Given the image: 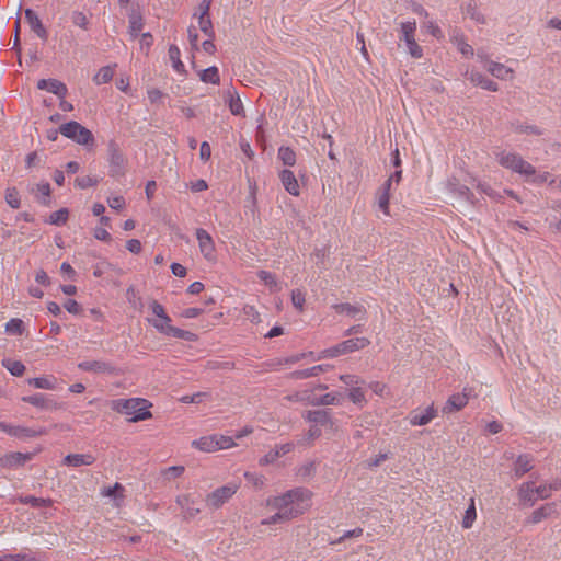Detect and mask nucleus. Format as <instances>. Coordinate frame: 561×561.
Here are the masks:
<instances>
[{"instance_id":"1","label":"nucleus","mask_w":561,"mask_h":561,"mask_svg":"<svg viewBox=\"0 0 561 561\" xmlns=\"http://www.w3.org/2000/svg\"><path fill=\"white\" fill-rule=\"evenodd\" d=\"M311 492L306 488H295L278 496L268 497L266 505L280 513L285 519H294L310 507Z\"/></svg>"},{"instance_id":"2","label":"nucleus","mask_w":561,"mask_h":561,"mask_svg":"<svg viewBox=\"0 0 561 561\" xmlns=\"http://www.w3.org/2000/svg\"><path fill=\"white\" fill-rule=\"evenodd\" d=\"M151 405L147 399L142 398L115 399L111 402L112 410L130 415L128 421L133 423L151 419L152 413L149 411Z\"/></svg>"},{"instance_id":"3","label":"nucleus","mask_w":561,"mask_h":561,"mask_svg":"<svg viewBox=\"0 0 561 561\" xmlns=\"http://www.w3.org/2000/svg\"><path fill=\"white\" fill-rule=\"evenodd\" d=\"M496 161L501 167L525 176L535 175L536 173L535 167L515 152L501 151L496 153Z\"/></svg>"},{"instance_id":"4","label":"nucleus","mask_w":561,"mask_h":561,"mask_svg":"<svg viewBox=\"0 0 561 561\" xmlns=\"http://www.w3.org/2000/svg\"><path fill=\"white\" fill-rule=\"evenodd\" d=\"M59 131L62 136L76 141L82 146H93L94 137L93 134L76 121H70L62 124L59 127Z\"/></svg>"},{"instance_id":"5","label":"nucleus","mask_w":561,"mask_h":561,"mask_svg":"<svg viewBox=\"0 0 561 561\" xmlns=\"http://www.w3.org/2000/svg\"><path fill=\"white\" fill-rule=\"evenodd\" d=\"M108 151V175L111 178H122L126 173L127 160L121 151L118 145L111 140L107 145Z\"/></svg>"},{"instance_id":"6","label":"nucleus","mask_w":561,"mask_h":561,"mask_svg":"<svg viewBox=\"0 0 561 561\" xmlns=\"http://www.w3.org/2000/svg\"><path fill=\"white\" fill-rule=\"evenodd\" d=\"M239 488L240 484L236 482H231L220 488H217L207 495V505L215 510L221 507L237 493Z\"/></svg>"},{"instance_id":"7","label":"nucleus","mask_w":561,"mask_h":561,"mask_svg":"<svg viewBox=\"0 0 561 561\" xmlns=\"http://www.w3.org/2000/svg\"><path fill=\"white\" fill-rule=\"evenodd\" d=\"M473 390L471 388H463L461 392L451 394L444 407L442 408V412L444 414H451L457 411H460L468 404L469 399L472 397Z\"/></svg>"},{"instance_id":"8","label":"nucleus","mask_w":561,"mask_h":561,"mask_svg":"<svg viewBox=\"0 0 561 561\" xmlns=\"http://www.w3.org/2000/svg\"><path fill=\"white\" fill-rule=\"evenodd\" d=\"M561 512V501L547 503L539 508L535 510L531 515L526 519L528 524H538L546 518L558 516Z\"/></svg>"},{"instance_id":"9","label":"nucleus","mask_w":561,"mask_h":561,"mask_svg":"<svg viewBox=\"0 0 561 561\" xmlns=\"http://www.w3.org/2000/svg\"><path fill=\"white\" fill-rule=\"evenodd\" d=\"M23 402L30 403L41 410L55 411L62 408V403L57 402L53 397L44 393H34L22 398Z\"/></svg>"},{"instance_id":"10","label":"nucleus","mask_w":561,"mask_h":561,"mask_svg":"<svg viewBox=\"0 0 561 561\" xmlns=\"http://www.w3.org/2000/svg\"><path fill=\"white\" fill-rule=\"evenodd\" d=\"M438 416V410L434 407V404L428 405L424 410H413L409 414V423L412 426H424L432 422L435 417Z\"/></svg>"},{"instance_id":"11","label":"nucleus","mask_w":561,"mask_h":561,"mask_svg":"<svg viewBox=\"0 0 561 561\" xmlns=\"http://www.w3.org/2000/svg\"><path fill=\"white\" fill-rule=\"evenodd\" d=\"M196 239L198 241V247L202 255L207 261H214L216 257V248L211 236L205 229L198 228L196 230Z\"/></svg>"},{"instance_id":"12","label":"nucleus","mask_w":561,"mask_h":561,"mask_svg":"<svg viewBox=\"0 0 561 561\" xmlns=\"http://www.w3.org/2000/svg\"><path fill=\"white\" fill-rule=\"evenodd\" d=\"M370 344V341L366 337H354L345 340L336 345H334V351L336 356L353 353L355 351H359L365 348Z\"/></svg>"},{"instance_id":"13","label":"nucleus","mask_w":561,"mask_h":561,"mask_svg":"<svg viewBox=\"0 0 561 561\" xmlns=\"http://www.w3.org/2000/svg\"><path fill=\"white\" fill-rule=\"evenodd\" d=\"M32 459L30 453H9L0 458V467L7 469H16L22 467L25 462Z\"/></svg>"},{"instance_id":"14","label":"nucleus","mask_w":561,"mask_h":561,"mask_svg":"<svg viewBox=\"0 0 561 561\" xmlns=\"http://www.w3.org/2000/svg\"><path fill=\"white\" fill-rule=\"evenodd\" d=\"M467 79L473 83L474 85H478L484 90L496 92L499 90V84L494 82L493 80L489 79L483 73L471 70L466 72Z\"/></svg>"},{"instance_id":"15","label":"nucleus","mask_w":561,"mask_h":561,"mask_svg":"<svg viewBox=\"0 0 561 561\" xmlns=\"http://www.w3.org/2000/svg\"><path fill=\"white\" fill-rule=\"evenodd\" d=\"M176 503L181 507L185 519H192L201 512L199 505L190 495H179Z\"/></svg>"},{"instance_id":"16","label":"nucleus","mask_w":561,"mask_h":561,"mask_svg":"<svg viewBox=\"0 0 561 561\" xmlns=\"http://www.w3.org/2000/svg\"><path fill=\"white\" fill-rule=\"evenodd\" d=\"M447 187L449 192L456 195L457 197L470 204H474L473 193L467 185L461 184L456 178H451L450 180H448Z\"/></svg>"},{"instance_id":"17","label":"nucleus","mask_w":561,"mask_h":561,"mask_svg":"<svg viewBox=\"0 0 561 561\" xmlns=\"http://www.w3.org/2000/svg\"><path fill=\"white\" fill-rule=\"evenodd\" d=\"M518 497L524 505H535L537 502L535 482L527 481L522 483L518 488Z\"/></svg>"},{"instance_id":"18","label":"nucleus","mask_w":561,"mask_h":561,"mask_svg":"<svg viewBox=\"0 0 561 561\" xmlns=\"http://www.w3.org/2000/svg\"><path fill=\"white\" fill-rule=\"evenodd\" d=\"M279 179L286 192H288L293 196H298L300 194V188L298 181L293 171L288 169H284L279 172Z\"/></svg>"},{"instance_id":"19","label":"nucleus","mask_w":561,"mask_h":561,"mask_svg":"<svg viewBox=\"0 0 561 561\" xmlns=\"http://www.w3.org/2000/svg\"><path fill=\"white\" fill-rule=\"evenodd\" d=\"M25 19L31 27V30L42 39H47L48 33L44 27L41 19L32 9L25 10Z\"/></svg>"},{"instance_id":"20","label":"nucleus","mask_w":561,"mask_h":561,"mask_svg":"<svg viewBox=\"0 0 561 561\" xmlns=\"http://www.w3.org/2000/svg\"><path fill=\"white\" fill-rule=\"evenodd\" d=\"M78 368L83 371L95 374L112 373L114 370L112 365L104 360H83L78 364Z\"/></svg>"},{"instance_id":"21","label":"nucleus","mask_w":561,"mask_h":561,"mask_svg":"<svg viewBox=\"0 0 561 561\" xmlns=\"http://www.w3.org/2000/svg\"><path fill=\"white\" fill-rule=\"evenodd\" d=\"M331 367L332 366L329 364H321V365H317V366H313L310 368L295 370V371L290 373V378L300 380V379H307L310 377H316V376L320 375L321 373L329 370Z\"/></svg>"},{"instance_id":"22","label":"nucleus","mask_w":561,"mask_h":561,"mask_svg":"<svg viewBox=\"0 0 561 561\" xmlns=\"http://www.w3.org/2000/svg\"><path fill=\"white\" fill-rule=\"evenodd\" d=\"M218 440H216V434L202 436L198 439L192 442V446L204 453H214L218 450Z\"/></svg>"},{"instance_id":"23","label":"nucleus","mask_w":561,"mask_h":561,"mask_svg":"<svg viewBox=\"0 0 561 561\" xmlns=\"http://www.w3.org/2000/svg\"><path fill=\"white\" fill-rule=\"evenodd\" d=\"M534 458L528 455H519L514 463V474L516 478L523 477L534 468Z\"/></svg>"},{"instance_id":"24","label":"nucleus","mask_w":561,"mask_h":561,"mask_svg":"<svg viewBox=\"0 0 561 561\" xmlns=\"http://www.w3.org/2000/svg\"><path fill=\"white\" fill-rule=\"evenodd\" d=\"M95 458L91 454H69L64 458V463L69 467L90 466Z\"/></svg>"},{"instance_id":"25","label":"nucleus","mask_w":561,"mask_h":561,"mask_svg":"<svg viewBox=\"0 0 561 561\" xmlns=\"http://www.w3.org/2000/svg\"><path fill=\"white\" fill-rule=\"evenodd\" d=\"M463 13L469 16L477 24H485L486 19L484 14L479 10V7L474 0H468L462 5Z\"/></svg>"},{"instance_id":"26","label":"nucleus","mask_w":561,"mask_h":561,"mask_svg":"<svg viewBox=\"0 0 561 561\" xmlns=\"http://www.w3.org/2000/svg\"><path fill=\"white\" fill-rule=\"evenodd\" d=\"M46 434V428L39 427V428H32V427H25L20 425H12L11 435L16 438H31V437H37Z\"/></svg>"},{"instance_id":"27","label":"nucleus","mask_w":561,"mask_h":561,"mask_svg":"<svg viewBox=\"0 0 561 561\" xmlns=\"http://www.w3.org/2000/svg\"><path fill=\"white\" fill-rule=\"evenodd\" d=\"M308 422L313 423L314 425L324 426L331 421V412L330 410H314L307 411L304 416Z\"/></svg>"},{"instance_id":"28","label":"nucleus","mask_w":561,"mask_h":561,"mask_svg":"<svg viewBox=\"0 0 561 561\" xmlns=\"http://www.w3.org/2000/svg\"><path fill=\"white\" fill-rule=\"evenodd\" d=\"M50 192V184L48 182L38 183L31 190V193L34 194L35 198L43 205L49 204Z\"/></svg>"},{"instance_id":"29","label":"nucleus","mask_w":561,"mask_h":561,"mask_svg":"<svg viewBox=\"0 0 561 561\" xmlns=\"http://www.w3.org/2000/svg\"><path fill=\"white\" fill-rule=\"evenodd\" d=\"M485 68L493 77L501 80L506 79L508 75L513 73V70L511 68H507L503 64L491 60L486 61Z\"/></svg>"},{"instance_id":"30","label":"nucleus","mask_w":561,"mask_h":561,"mask_svg":"<svg viewBox=\"0 0 561 561\" xmlns=\"http://www.w3.org/2000/svg\"><path fill=\"white\" fill-rule=\"evenodd\" d=\"M332 308L341 314H346L348 317L355 318L357 314L364 313L365 310L359 305H351L347 302L344 304H335Z\"/></svg>"},{"instance_id":"31","label":"nucleus","mask_w":561,"mask_h":561,"mask_svg":"<svg viewBox=\"0 0 561 561\" xmlns=\"http://www.w3.org/2000/svg\"><path fill=\"white\" fill-rule=\"evenodd\" d=\"M129 33L133 37H137L144 27L142 16L139 12L133 10L128 14Z\"/></svg>"},{"instance_id":"32","label":"nucleus","mask_w":561,"mask_h":561,"mask_svg":"<svg viewBox=\"0 0 561 561\" xmlns=\"http://www.w3.org/2000/svg\"><path fill=\"white\" fill-rule=\"evenodd\" d=\"M28 385L36 389L44 390H55L56 389V378L53 376L49 377H35L27 380Z\"/></svg>"},{"instance_id":"33","label":"nucleus","mask_w":561,"mask_h":561,"mask_svg":"<svg viewBox=\"0 0 561 561\" xmlns=\"http://www.w3.org/2000/svg\"><path fill=\"white\" fill-rule=\"evenodd\" d=\"M341 396L335 392L325 393L319 398H313L307 402L311 405H336L340 404Z\"/></svg>"},{"instance_id":"34","label":"nucleus","mask_w":561,"mask_h":561,"mask_svg":"<svg viewBox=\"0 0 561 561\" xmlns=\"http://www.w3.org/2000/svg\"><path fill=\"white\" fill-rule=\"evenodd\" d=\"M169 58L172 61L173 69L179 73L185 72V66L181 61V51L180 48L176 45H170L169 47Z\"/></svg>"},{"instance_id":"35","label":"nucleus","mask_w":561,"mask_h":561,"mask_svg":"<svg viewBox=\"0 0 561 561\" xmlns=\"http://www.w3.org/2000/svg\"><path fill=\"white\" fill-rule=\"evenodd\" d=\"M199 79L204 83L219 84L220 76L216 66L208 67L199 72Z\"/></svg>"},{"instance_id":"36","label":"nucleus","mask_w":561,"mask_h":561,"mask_svg":"<svg viewBox=\"0 0 561 561\" xmlns=\"http://www.w3.org/2000/svg\"><path fill=\"white\" fill-rule=\"evenodd\" d=\"M257 277L260 278V280H262L264 283V285H266L272 291H279L280 290V287L276 280V277L273 273L268 272V271H259L257 272Z\"/></svg>"},{"instance_id":"37","label":"nucleus","mask_w":561,"mask_h":561,"mask_svg":"<svg viewBox=\"0 0 561 561\" xmlns=\"http://www.w3.org/2000/svg\"><path fill=\"white\" fill-rule=\"evenodd\" d=\"M114 69L111 66L102 67L94 76L93 81L95 84L101 85L110 82L113 79Z\"/></svg>"},{"instance_id":"38","label":"nucleus","mask_w":561,"mask_h":561,"mask_svg":"<svg viewBox=\"0 0 561 561\" xmlns=\"http://www.w3.org/2000/svg\"><path fill=\"white\" fill-rule=\"evenodd\" d=\"M278 159L284 165L293 167L296 163V153L291 148L282 146L278 149Z\"/></svg>"},{"instance_id":"39","label":"nucleus","mask_w":561,"mask_h":561,"mask_svg":"<svg viewBox=\"0 0 561 561\" xmlns=\"http://www.w3.org/2000/svg\"><path fill=\"white\" fill-rule=\"evenodd\" d=\"M24 330V322L19 318H12L5 323V332L9 334L22 335Z\"/></svg>"},{"instance_id":"40","label":"nucleus","mask_w":561,"mask_h":561,"mask_svg":"<svg viewBox=\"0 0 561 561\" xmlns=\"http://www.w3.org/2000/svg\"><path fill=\"white\" fill-rule=\"evenodd\" d=\"M2 366L5 367L11 373V375L16 377L22 376L25 371V366L20 360L3 359Z\"/></svg>"},{"instance_id":"41","label":"nucleus","mask_w":561,"mask_h":561,"mask_svg":"<svg viewBox=\"0 0 561 561\" xmlns=\"http://www.w3.org/2000/svg\"><path fill=\"white\" fill-rule=\"evenodd\" d=\"M167 330H168V332H167L165 335L172 336V337H175V339L193 341L195 339V336H196V334L191 332V331H186V330L173 327V325H171L170 328H167Z\"/></svg>"},{"instance_id":"42","label":"nucleus","mask_w":561,"mask_h":561,"mask_svg":"<svg viewBox=\"0 0 561 561\" xmlns=\"http://www.w3.org/2000/svg\"><path fill=\"white\" fill-rule=\"evenodd\" d=\"M47 91L60 99H64L68 92L66 84L57 79H49Z\"/></svg>"},{"instance_id":"43","label":"nucleus","mask_w":561,"mask_h":561,"mask_svg":"<svg viewBox=\"0 0 561 561\" xmlns=\"http://www.w3.org/2000/svg\"><path fill=\"white\" fill-rule=\"evenodd\" d=\"M7 204L13 208L18 209L21 206V199L19 191L15 187H8L4 195Z\"/></svg>"},{"instance_id":"44","label":"nucleus","mask_w":561,"mask_h":561,"mask_svg":"<svg viewBox=\"0 0 561 561\" xmlns=\"http://www.w3.org/2000/svg\"><path fill=\"white\" fill-rule=\"evenodd\" d=\"M198 26H199V30L207 37L214 38L215 33H214L213 23H211V20L209 18V14H207V15L199 14L198 15Z\"/></svg>"},{"instance_id":"45","label":"nucleus","mask_w":561,"mask_h":561,"mask_svg":"<svg viewBox=\"0 0 561 561\" xmlns=\"http://www.w3.org/2000/svg\"><path fill=\"white\" fill-rule=\"evenodd\" d=\"M416 22L407 21L401 23L402 39L405 42L415 38Z\"/></svg>"},{"instance_id":"46","label":"nucleus","mask_w":561,"mask_h":561,"mask_svg":"<svg viewBox=\"0 0 561 561\" xmlns=\"http://www.w3.org/2000/svg\"><path fill=\"white\" fill-rule=\"evenodd\" d=\"M21 502L23 504H27V505H31L32 507H36V508L47 507V506L51 505L50 499H42V497L33 496V495H27V496L21 499Z\"/></svg>"},{"instance_id":"47","label":"nucleus","mask_w":561,"mask_h":561,"mask_svg":"<svg viewBox=\"0 0 561 561\" xmlns=\"http://www.w3.org/2000/svg\"><path fill=\"white\" fill-rule=\"evenodd\" d=\"M68 215H69V211L67 208H60L50 214L48 222L50 225L61 226V225L66 224V221L68 219Z\"/></svg>"},{"instance_id":"48","label":"nucleus","mask_w":561,"mask_h":561,"mask_svg":"<svg viewBox=\"0 0 561 561\" xmlns=\"http://www.w3.org/2000/svg\"><path fill=\"white\" fill-rule=\"evenodd\" d=\"M244 478L254 489H262L265 484V477L256 472H244Z\"/></svg>"},{"instance_id":"49","label":"nucleus","mask_w":561,"mask_h":561,"mask_svg":"<svg viewBox=\"0 0 561 561\" xmlns=\"http://www.w3.org/2000/svg\"><path fill=\"white\" fill-rule=\"evenodd\" d=\"M422 26L436 39L444 38V33L435 21L426 19V21L423 22Z\"/></svg>"},{"instance_id":"50","label":"nucleus","mask_w":561,"mask_h":561,"mask_svg":"<svg viewBox=\"0 0 561 561\" xmlns=\"http://www.w3.org/2000/svg\"><path fill=\"white\" fill-rule=\"evenodd\" d=\"M455 45L457 46L458 50L467 57L473 56V48L470 44H468L462 36H455L453 38Z\"/></svg>"},{"instance_id":"51","label":"nucleus","mask_w":561,"mask_h":561,"mask_svg":"<svg viewBox=\"0 0 561 561\" xmlns=\"http://www.w3.org/2000/svg\"><path fill=\"white\" fill-rule=\"evenodd\" d=\"M513 128L516 133H520V134L537 135V136L542 135V130L536 125H526V124L518 123V124H514Z\"/></svg>"},{"instance_id":"52","label":"nucleus","mask_w":561,"mask_h":561,"mask_svg":"<svg viewBox=\"0 0 561 561\" xmlns=\"http://www.w3.org/2000/svg\"><path fill=\"white\" fill-rule=\"evenodd\" d=\"M149 323L161 334H167V328L171 327V318L168 316V319H148Z\"/></svg>"},{"instance_id":"53","label":"nucleus","mask_w":561,"mask_h":561,"mask_svg":"<svg viewBox=\"0 0 561 561\" xmlns=\"http://www.w3.org/2000/svg\"><path fill=\"white\" fill-rule=\"evenodd\" d=\"M476 517H477V513H476L474 502L471 499V504L466 510V513H465V516H463V519H462V527L463 528H470L472 526Z\"/></svg>"},{"instance_id":"54","label":"nucleus","mask_w":561,"mask_h":561,"mask_svg":"<svg viewBox=\"0 0 561 561\" xmlns=\"http://www.w3.org/2000/svg\"><path fill=\"white\" fill-rule=\"evenodd\" d=\"M229 110L232 115L241 116L244 115L243 104L239 96H230L229 100Z\"/></svg>"},{"instance_id":"55","label":"nucleus","mask_w":561,"mask_h":561,"mask_svg":"<svg viewBox=\"0 0 561 561\" xmlns=\"http://www.w3.org/2000/svg\"><path fill=\"white\" fill-rule=\"evenodd\" d=\"M348 398L355 404H363L366 401L365 393L363 389L358 386L352 387L350 389Z\"/></svg>"},{"instance_id":"56","label":"nucleus","mask_w":561,"mask_h":561,"mask_svg":"<svg viewBox=\"0 0 561 561\" xmlns=\"http://www.w3.org/2000/svg\"><path fill=\"white\" fill-rule=\"evenodd\" d=\"M72 23L82 30H88L89 20L81 11H75L71 16Z\"/></svg>"},{"instance_id":"57","label":"nucleus","mask_w":561,"mask_h":561,"mask_svg":"<svg viewBox=\"0 0 561 561\" xmlns=\"http://www.w3.org/2000/svg\"><path fill=\"white\" fill-rule=\"evenodd\" d=\"M306 298L305 293L300 289H294L291 291V302L296 309L301 311L304 309Z\"/></svg>"},{"instance_id":"58","label":"nucleus","mask_w":561,"mask_h":561,"mask_svg":"<svg viewBox=\"0 0 561 561\" xmlns=\"http://www.w3.org/2000/svg\"><path fill=\"white\" fill-rule=\"evenodd\" d=\"M233 438L234 437H232V436L216 434V440H218V444H217L218 450L229 449L231 447H234L236 443H234Z\"/></svg>"},{"instance_id":"59","label":"nucleus","mask_w":561,"mask_h":561,"mask_svg":"<svg viewBox=\"0 0 561 561\" xmlns=\"http://www.w3.org/2000/svg\"><path fill=\"white\" fill-rule=\"evenodd\" d=\"M98 182H99V180L96 178H93L90 175L77 178L75 181L76 185L82 190L91 187V186H95L98 184Z\"/></svg>"},{"instance_id":"60","label":"nucleus","mask_w":561,"mask_h":561,"mask_svg":"<svg viewBox=\"0 0 561 561\" xmlns=\"http://www.w3.org/2000/svg\"><path fill=\"white\" fill-rule=\"evenodd\" d=\"M405 45L408 47V50H409V54L413 57V58H421L423 56V49L422 47L416 43L415 38L413 39H410L408 42H405Z\"/></svg>"},{"instance_id":"61","label":"nucleus","mask_w":561,"mask_h":561,"mask_svg":"<svg viewBox=\"0 0 561 561\" xmlns=\"http://www.w3.org/2000/svg\"><path fill=\"white\" fill-rule=\"evenodd\" d=\"M378 206L379 208L386 214H389V201H390V193L387 192H378Z\"/></svg>"},{"instance_id":"62","label":"nucleus","mask_w":561,"mask_h":561,"mask_svg":"<svg viewBox=\"0 0 561 561\" xmlns=\"http://www.w3.org/2000/svg\"><path fill=\"white\" fill-rule=\"evenodd\" d=\"M184 472L183 466H171L163 470L165 479L171 480L180 477Z\"/></svg>"},{"instance_id":"63","label":"nucleus","mask_w":561,"mask_h":561,"mask_svg":"<svg viewBox=\"0 0 561 561\" xmlns=\"http://www.w3.org/2000/svg\"><path fill=\"white\" fill-rule=\"evenodd\" d=\"M147 95H148L150 103H152V104L160 103L165 98V94L161 90L156 89V88L149 89L147 91Z\"/></svg>"},{"instance_id":"64","label":"nucleus","mask_w":561,"mask_h":561,"mask_svg":"<svg viewBox=\"0 0 561 561\" xmlns=\"http://www.w3.org/2000/svg\"><path fill=\"white\" fill-rule=\"evenodd\" d=\"M150 309L157 318L168 319V313L165 312L164 307L157 300H152L150 302Z\"/></svg>"}]
</instances>
